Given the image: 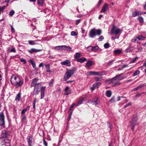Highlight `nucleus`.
Masks as SVG:
<instances>
[{
	"label": "nucleus",
	"mask_w": 146,
	"mask_h": 146,
	"mask_svg": "<svg viewBox=\"0 0 146 146\" xmlns=\"http://www.w3.org/2000/svg\"><path fill=\"white\" fill-rule=\"evenodd\" d=\"M11 84L16 87L21 86L23 84V80L18 76L13 75L11 77Z\"/></svg>",
	"instance_id": "f257e3e1"
},
{
	"label": "nucleus",
	"mask_w": 146,
	"mask_h": 146,
	"mask_svg": "<svg viewBox=\"0 0 146 146\" xmlns=\"http://www.w3.org/2000/svg\"><path fill=\"white\" fill-rule=\"evenodd\" d=\"M102 33V31L100 29L96 30L94 28L91 29L89 33V36L90 37L93 38L96 35L99 36Z\"/></svg>",
	"instance_id": "f03ea898"
},
{
	"label": "nucleus",
	"mask_w": 146,
	"mask_h": 146,
	"mask_svg": "<svg viewBox=\"0 0 146 146\" xmlns=\"http://www.w3.org/2000/svg\"><path fill=\"white\" fill-rule=\"evenodd\" d=\"M75 70H74L66 69V71L64 75V79L66 81L68 79L74 74Z\"/></svg>",
	"instance_id": "7ed1b4c3"
},
{
	"label": "nucleus",
	"mask_w": 146,
	"mask_h": 146,
	"mask_svg": "<svg viewBox=\"0 0 146 146\" xmlns=\"http://www.w3.org/2000/svg\"><path fill=\"white\" fill-rule=\"evenodd\" d=\"M137 120V117L135 116L133 117L130 122L129 126L133 131L134 129V127L138 123Z\"/></svg>",
	"instance_id": "20e7f679"
},
{
	"label": "nucleus",
	"mask_w": 146,
	"mask_h": 146,
	"mask_svg": "<svg viewBox=\"0 0 146 146\" xmlns=\"http://www.w3.org/2000/svg\"><path fill=\"white\" fill-rule=\"evenodd\" d=\"M7 133L6 132H4L2 133L1 137H3V138L1 140V141H2L1 142L2 145H5L7 144V145L6 146H10V144L6 141H7V140H6L4 138L7 137Z\"/></svg>",
	"instance_id": "39448f33"
},
{
	"label": "nucleus",
	"mask_w": 146,
	"mask_h": 146,
	"mask_svg": "<svg viewBox=\"0 0 146 146\" xmlns=\"http://www.w3.org/2000/svg\"><path fill=\"white\" fill-rule=\"evenodd\" d=\"M103 74V73L101 72H97L95 71H90L88 72L86 74L87 76L91 75L101 76Z\"/></svg>",
	"instance_id": "423d86ee"
},
{
	"label": "nucleus",
	"mask_w": 146,
	"mask_h": 146,
	"mask_svg": "<svg viewBox=\"0 0 146 146\" xmlns=\"http://www.w3.org/2000/svg\"><path fill=\"white\" fill-rule=\"evenodd\" d=\"M121 32V30L119 28H116V27L113 25L111 30V33L112 34H114L117 35L120 33Z\"/></svg>",
	"instance_id": "0eeeda50"
},
{
	"label": "nucleus",
	"mask_w": 146,
	"mask_h": 146,
	"mask_svg": "<svg viewBox=\"0 0 146 146\" xmlns=\"http://www.w3.org/2000/svg\"><path fill=\"white\" fill-rule=\"evenodd\" d=\"M124 78L123 77L121 76V74H120L110 80V83H115L116 80L119 81L121 80Z\"/></svg>",
	"instance_id": "6e6552de"
},
{
	"label": "nucleus",
	"mask_w": 146,
	"mask_h": 146,
	"mask_svg": "<svg viewBox=\"0 0 146 146\" xmlns=\"http://www.w3.org/2000/svg\"><path fill=\"white\" fill-rule=\"evenodd\" d=\"M38 80V79L36 78L33 79L32 82L31 84V87H37V86L38 85H41L42 83H37V82Z\"/></svg>",
	"instance_id": "1a4fd4ad"
},
{
	"label": "nucleus",
	"mask_w": 146,
	"mask_h": 146,
	"mask_svg": "<svg viewBox=\"0 0 146 146\" xmlns=\"http://www.w3.org/2000/svg\"><path fill=\"white\" fill-rule=\"evenodd\" d=\"M4 115L3 113H0V125L3 126L5 124Z\"/></svg>",
	"instance_id": "9d476101"
},
{
	"label": "nucleus",
	"mask_w": 146,
	"mask_h": 146,
	"mask_svg": "<svg viewBox=\"0 0 146 146\" xmlns=\"http://www.w3.org/2000/svg\"><path fill=\"white\" fill-rule=\"evenodd\" d=\"M108 9L109 8L108 5L107 3H106L103 6L102 9L100 11V12L101 13H106Z\"/></svg>",
	"instance_id": "9b49d317"
},
{
	"label": "nucleus",
	"mask_w": 146,
	"mask_h": 146,
	"mask_svg": "<svg viewBox=\"0 0 146 146\" xmlns=\"http://www.w3.org/2000/svg\"><path fill=\"white\" fill-rule=\"evenodd\" d=\"M61 50H67L69 51H72L71 48L69 46L62 45L61 46Z\"/></svg>",
	"instance_id": "f8f14e48"
},
{
	"label": "nucleus",
	"mask_w": 146,
	"mask_h": 146,
	"mask_svg": "<svg viewBox=\"0 0 146 146\" xmlns=\"http://www.w3.org/2000/svg\"><path fill=\"white\" fill-rule=\"evenodd\" d=\"M61 64L62 65H66L67 66H70L71 65L70 62L68 60L61 62Z\"/></svg>",
	"instance_id": "ddd939ff"
},
{
	"label": "nucleus",
	"mask_w": 146,
	"mask_h": 146,
	"mask_svg": "<svg viewBox=\"0 0 146 146\" xmlns=\"http://www.w3.org/2000/svg\"><path fill=\"white\" fill-rule=\"evenodd\" d=\"M39 87H35L33 92V96L38 94L39 90H38Z\"/></svg>",
	"instance_id": "4468645a"
},
{
	"label": "nucleus",
	"mask_w": 146,
	"mask_h": 146,
	"mask_svg": "<svg viewBox=\"0 0 146 146\" xmlns=\"http://www.w3.org/2000/svg\"><path fill=\"white\" fill-rule=\"evenodd\" d=\"M41 50L40 49H36L35 48H33L31 49L30 50H29L28 51L29 52L31 53H33L35 52H40Z\"/></svg>",
	"instance_id": "2eb2a0df"
},
{
	"label": "nucleus",
	"mask_w": 146,
	"mask_h": 146,
	"mask_svg": "<svg viewBox=\"0 0 146 146\" xmlns=\"http://www.w3.org/2000/svg\"><path fill=\"white\" fill-rule=\"evenodd\" d=\"M27 139L29 145L31 146L32 145V137L31 136H28Z\"/></svg>",
	"instance_id": "dca6fc26"
},
{
	"label": "nucleus",
	"mask_w": 146,
	"mask_h": 146,
	"mask_svg": "<svg viewBox=\"0 0 146 146\" xmlns=\"http://www.w3.org/2000/svg\"><path fill=\"white\" fill-rule=\"evenodd\" d=\"M65 92L64 95H68L71 94L70 91L69 90V87L68 86H67L66 88Z\"/></svg>",
	"instance_id": "f3484780"
},
{
	"label": "nucleus",
	"mask_w": 146,
	"mask_h": 146,
	"mask_svg": "<svg viewBox=\"0 0 146 146\" xmlns=\"http://www.w3.org/2000/svg\"><path fill=\"white\" fill-rule=\"evenodd\" d=\"M98 99L97 98H96L95 99H94V100H93L92 101H89V102H90V103L92 104L93 105H94L95 106H96L98 104Z\"/></svg>",
	"instance_id": "a211bd4d"
},
{
	"label": "nucleus",
	"mask_w": 146,
	"mask_h": 146,
	"mask_svg": "<svg viewBox=\"0 0 146 146\" xmlns=\"http://www.w3.org/2000/svg\"><path fill=\"white\" fill-rule=\"evenodd\" d=\"M134 49V47L129 46L125 50V51L127 52H131Z\"/></svg>",
	"instance_id": "6ab92c4d"
},
{
	"label": "nucleus",
	"mask_w": 146,
	"mask_h": 146,
	"mask_svg": "<svg viewBox=\"0 0 146 146\" xmlns=\"http://www.w3.org/2000/svg\"><path fill=\"white\" fill-rule=\"evenodd\" d=\"M86 60V58L82 57L77 60V61L80 63H83Z\"/></svg>",
	"instance_id": "aec40b11"
},
{
	"label": "nucleus",
	"mask_w": 146,
	"mask_h": 146,
	"mask_svg": "<svg viewBox=\"0 0 146 146\" xmlns=\"http://www.w3.org/2000/svg\"><path fill=\"white\" fill-rule=\"evenodd\" d=\"M88 48H92L91 50H93V51H97L98 50V47L97 46H89Z\"/></svg>",
	"instance_id": "412c9836"
},
{
	"label": "nucleus",
	"mask_w": 146,
	"mask_h": 146,
	"mask_svg": "<svg viewBox=\"0 0 146 146\" xmlns=\"http://www.w3.org/2000/svg\"><path fill=\"white\" fill-rule=\"evenodd\" d=\"M93 65V62L91 61H89L86 64V66L88 68H89Z\"/></svg>",
	"instance_id": "4be33fe9"
},
{
	"label": "nucleus",
	"mask_w": 146,
	"mask_h": 146,
	"mask_svg": "<svg viewBox=\"0 0 146 146\" xmlns=\"http://www.w3.org/2000/svg\"><path fill=\"white\" fill-rule=\"evenodd\" d=\"M81 56L80 53L79 52L76 53L74 55V58L77 59H79V58Z\"/></svg>",
	"instance_id": "5701e85b"
},
{
	"label": "nucleus",
	"mask_w": 146,
	"mask_h": 146,
	"mask_svg": "<svg viewBox=\"0 0 146 146\" xmlns=\"http://www.w3.org/2000/svg\"><path fill=\"white\" fill-rule=\"evenodd\" d=\"M21 96V94L19 93L17 94L15 98V100L16 101H19Z\"/></svg>",
	"instance_id": "b1692460"
},
{
	"label": "nucleus",
	"mask_w": 146,
	"mask_h": 146,
	"mask_svg": "<svg viewBox=\"0 0 146 146\" xmlns=\"http://www.w3.org/2000/svg\"><path fill=\"white\" fill-rule=\"evenodd\" d=\"M45 66L46 69V72H51L50 70V66L49 64H45Z\"/></svg>",
	"instance_id": "393cba45"
},
{
	"label": "nucleus",
	"mask_w": 146,
	"mask_h": 146,
	"mask_svg": "<svg viewBox=\"0 0 146 146\" xmlns=\"http://www.w3.org/2000/svg\"><path fill=\"white\" fill-rule=\"evenodd\" d=\"M38 3L40 6H42L43 4L44 0H37Z\"/></svg>",
	"instance_id": "a878e982"
},
{
	"label": "nucleus",
	"mask_w": 146,
	"mask_h": 146,
	"mask_svg": "<svg viewBox=\"0 0 146 146\" xmlns=\"http://www.w3.org/2000/svg\"><path fill=\"white\" fill-rule=\"evenodd\" d=\"M111 92L110 91L108 90L106 92V96L108 97H110L111 95Z\"/></svg>",
	"instance_id": "bb28decb"
},
{
	"label": "nucleus",
	"mask_w": 146,
	"mask_h": 146,
	"mask_svg": "<svg viewBox=\"0 0 146 146\" xmlns=\"http://www.w3.org/2000/svg\"><path fill=\"white\" fill-rule=\"evenodd\" d=\"M30 62L32 64V66L33 68H35L36 67V64L35 62L32 60H29Z\"/></svg>",
	"instance_id": "cd10ccee"
},
{
	"label": "nucleus",
	"mask_w": 146,
	"mask_h": 146,
	"mask_svg": "<svg viewBox=\"0 0 146 146\" xmlns=\"http://www.w3.org/2000/svg\"><path fill=\"white\" fill-rule=\"evenodd\" d=\"M83 100L84 99L83 98H82L80 99L78 102L77 104L76 105V106H78L79 105L82 104V102L83 101Z\"/></svg>",
	"instance_id": "c85d7f7f"
},
{
	"label": "nucleus",
	"mask_w": 146,
	"mask_h": 146,
	"mask_svg": "<svg viewBox=\"0 0 146 146\" xmlns=\"http://www.w3.org/2000/svg\"><path fill=\"white\" fill-rule=\"evenodd\" d=\"M137 19L140 23H142L143 22V18L141 17H139L137 18Z\"/></svg>",
	"instance_id": "c756f323"
},
{
	"label": "nucleus",
	"mask_w": 146,
	"mask_h": 146,
	"mask_svg": "<svg viewBox=\"0 0 146 146\" xmlns=\"http://www.w3.org/2000/svg\"><path fill=\"white\" fill-rule=\"evenodd\" d=\"M122 50H121L117 49L114 51V53L115 54H118L121 53Z\"/></svg>",
	"instance_id": "7c9ffc66"
},
{
	"label": "nucleus",
	"mask_w": 146,
	"mask_h": 146,
	"mask_svg": "<svg viewBox=\"0 0 146 146\" xmlns=\"http://www.w3.org/2000/svg\"><path fill=\"white\" fill-rule=\"evenodd\" d=\"M137 38L140 40H143L144 39L145 37L142 36L140 35L138 36Z\"/></svg>",
	"instance_id": "2f4dec72"
},
{
	"label": "nucleus",
	"mask_w": 146,
	"mask_h": 146,
	"mask_svg": "<svg viewBox=\"0 0 146 146\" xmlns=\"http://www.w3.org/2000/svg\"><path fill=\"white\" fill-rule=\"evenodd\" d=\"M54 49L57 50H61V46H55L54 48Z\"/></svg>",
	"instance_id": "473e14b6"
},
{
	"label": "nucleus",
	"mask_w": 146,
	"mask_h": 146,
	"mask_svg": "<svg viewBox=\"0 0 146 146\" xmlns=\"http://www.w3.org/2000/svg\"><path fill=\"white\" fill-rule=\"evenodd\" d=\"M132 15L133 17H135L137 15V11L133 12L132 13Z\"/></svg>",
	"instance_id": "72a5a7b5"
},
{
	"label": "nucleus",
	"mask_w": 146,
	"mask_h": 146,
	"mask_svg": "<svg viewBox=\"0 0 146 146\" xmlns=\"http://www.w3.org/2000/svg\"><path fill=\"white\" fill-rule=\"evenodd\" d=\"M139 73L140 71L139 70H137L135 72L133 75L134 76H136L139 74Z\"/></svg>",
	"instance_id": "f704fd0d"
},
{
	"label": "nucleus",
	"mask_w": 146,
	"mask_h": 146,
	"mask_svg": "<svg viewBox=\"0 0 146 146\" xmlns=\"http://www.w3.org/2000/svg\"><path fill=\"white\" fill-rule=\"evenodd\" d=\"M138 57H136L135 58H134L129 63L131 64L132 63H134L135 62V61L138 59Z\"/></svg>",
	"instance_id": "c9c22d12"
},
{
	"label": "nucleus",
	"mask_w": 146,
	"mask_h": 146,
	"mask_svg": "<svg viewBox=\"0 0 146 146\" xmlns=\"http://www.w3.org/2000/svg\"><path fill=\"white\" fill-rule=\"evenodd\" d=\"M5 6H0V15L1 14V12H2L3 10L5 8Z\"/></svg>",
	"instance_id": "e433bc0d"
},
{
	"label": "nucleus",
	"mask_w": 146,
	"mask_h": 146,
	"mask_svg": "<svg viewBox=\"0 0 146 146\" xmlns=\"http://www.w3.org/2000/svg\"><path fill=\"white\" fill-rule=\"evenodd\" d=\"M15 13L14 11L12 10L9 13V15L10 16H12Z\"/></svg>",
	"instance_id": "4c0bfd02"
},
{
	"label": "nucleus",
	"mask_w": 146,
	"mask_h": 146,
	"mask_svg": "<svg viewBox=\"0 0 146 146\" xmlns=\"http://www.w3.org/2000/svg\"><path fill=\"white\" fill-rule=\"evenodd\" d=\"M104 46L105 48H107L110 46L109 44L108 43H106L104 44Z\"/></svg>",
	"instance_id": "58836bf2"
},
{
	"label": "nucleus",
	"mask_w": 146,
	"mask_h": 146,
	"mask_svg": "<svg viewBox=\"0 0 146 146\" xmlns=\"http://www.w3.org/2000/svg\"><path fill=\"white\" fill-rule=\"evenodd\" d=\"M142 87V86H140L137 87L136 88H134L133 89V91H136L141 88Z\"/></svg>",
	"instance_id": "ea45409f"
},
{
	"label": "nucleus",
	"mask_w": 146,
	"mask_h": 146,
	"mask_svg": "<svg viewBox=\"0 0 146 146\" xmlns=\"http://www.w3.org/2000/svg\"><path fill=\"white\" fill-rule=\"evenodd\" d=\"M29 43L31 45H34L35 44L34 41L33 40H29Z\"/></svg>",
	"instance_id": "a19ab883"
},
{
	"label": "nucleus",
	"mask_w": 146,
	"mask_h": 146,
	"mask_svg": "<svg viewBox=\"0 0 146 146\" xmlns=\"http://www.w3.org/2000/svg\"><path fill=\"white\" fill-rule=\"evenodd\" d=\"M20 60L21 62H23V64H26L27 63L26 61L25 60L24 58H21L20 59Z\"/></svg>",
	"instance_id": "79ce46f5"
},
{
	"label": "nucleus",
	"mask_w": 146,
	"mask_h": 146,
	"mask_svg": "<svg viewBox=\"0 0 146 146\" xmlns=\"http://www.w3.org/2000/svg\"><path fill=\"white\" fill-rule=\"evenodd\" d=\"M46 87H42L41 88V92L44 93V90L45 89Z\"/></svg>",
	"instance_id": "37998d69"
},
{
	"label": "nucleus",
	"mask_w": 146,
	"mask_h": 146,
	"mask_svg": "<svg viewBox=\"0 0 146 146\" xmlns=\"http://www.w3.org/2000/svg\"><path fill=\"white\" fill-rule=\"evenodd\" d=\"M77 35L76 33L74 31H72L71 33V35L72 36H75Z\"/></svg>",
	"instance_id": "c03bdc74"
},
{
	"label": "nucleus",
	"mask_w": 146,
	"mask_h": 146,
	"mask_svg": "<svg viewBox=\"0 0 146 146\" xmlns=\"http://www.w3.org/2000/svg\"><path fill=\"white\" fill-rule=\"evenodd\" d=\"M44 93L41 92L40 93V99H43L44 97Z\"/></svg>",
	"instance_id": "a18cd8bd"
},
{
	"label": "nucleus",
	"mask_w": 146,
	"mask_h": 146,
	"mask_svg": "<svg viewBox=\"0 0 146 146\" xmlns=\"http://www.w3.org/2000/svg\"><path fill=\"white\" fill-rule=\"evenodd\" d=\"M104 39V37L103 36H100L98 40L99 41H102V40Z\"/></svg>",
	"instance_id": "49530a36"
},
{
	"label": "nucleus",
	"mask_w": 146,
	"mask_h": 146,
	"mask_svg": "<svg viewBox=\"0 0 146 146\" xmlns=\"http://www.w3.org/2000/svg\"><path fill=\"white\" fill-rule=\"evenodd\" d=\"M94 84L95 85L96 87H98L100 85V83L97 82L96 84Z\"/></svg>",
	"instance_id": "de8ad7c7"
},
{
	"label": "nucleus",
	"mask_w": 146,
	"mask_h": 146,
	"mask_svg": "<svg viewBox=\"0 0 146 146\" xmlns=\"http://www.w3.org/2000/svg\"><path fill=\"white\" fill-rule=\"evenodd\" d=\"M43 142L44 145L45 146H47V142L45 141V140L44 139H43Z\"/></svg>",
	"instance_id": "09e8293b"
},
{
	"label": "nucleus",
	"mask_w": 146,
	"mask_h": 146,
	"mask_svg": "<svg viewBox=\"0 0 146 146\" xmlns=\"http://www.w3.org/2000/svg\"><path fill=\"white\" fill-rule=\"evenodd\" d=\"M53 82V79H52L50 82L49 83V86H52Z\"/></svg>",
	"instance_id": "8fccbe9b"
},
{
	"label": "nucleus",
	"mask_w": 146,
	"mask_h": 146,
	"mask_svg": "<svg viewBox=\"0 0 146 146\" xmlns=\"http://www.w3.org/2000/svg\"><path fill=\"white\" fill-rule=\"evenodd\" d=\"M137 14L138 16L140 15L143 14V12L139 11H137Z\"/></svg>",
	"instance_id": "3c124183"
},
{
	"label": "nucleus",
	"mask_w": 146,
	"mask_h": 146,
	"mask_svg": "<svg viewBox=\"0 0 146 146\" xmlns=\"http://www.w3.org/2000/svg\"><path fill=\"white\" fill-rule=\"evenodd\" d=\"M113 60L109 62L108 63V65L109 66H110L111 65L113 64Z\"/></svg>",
	"instance_id": "603ef678"
},
{
	"label": "nucleus",
	"mask_w": 146,
	"mask_h": 146,
	"mask_svg": "<svg viewBox=\"0 0 146 146\" xmlns=\"http://www.w3.org/2000/svg\"><path fill=\"white\" fill-rule=\"evenodd\" d=\"M96 87V86H95V85L94 84H93L92 85V87L91 88V89L92 90H94L95 88Z\"/></svg>",
	"instance_id": "864d4df0"
},
{
	"label": "nucleus",
	"mask_w": 146,
	"mask_h": 146,
	"mask_svg": "<svg viewBox=\"0 0 146 146\" xmlns=\"http://www.w3.org/2000/svg\"><path fill=\"white\" fill-rule=\"evenodd\" d=\"M26 116L25 115H22V119L23 121H24L25 120Z\"/></svg>",
	"instance_id": "5fc2aeb1"
},
{
	"label": "nucleus",
	"mask_w": 146,
	"mask_h": 146,
	"mask_svg": "<svg viewBox=\"0 0 146 146\" xmlns=\"http://www.w3.org/2000/svg\"><path fill=\"white\" fill-rule=\"evenodd\" d=\"M102 0H99L98 4V5L99 7L100 6L101 4L102 3Z\"/></svg>",
	"instance_id": "6e6d98bb"
},
{
	"label": "nucleus",
	"mask_w": 146,
	"mask_h": 146,
	"mask_svg": "<svg viewBox=\"0 0 146 146\" xmlns=\"http://www.w3.org/2000/svg\"><path fill=\"white\" fill-rule=\"evenodd\" d=\"M11 52H16V50L15 48H12L10 50Z\"/></svg>",
	"instance_id": "4d7b16f0"
},
{
	"label": "nucleus",
	"mask_w": 146,
	"mask_h": 146,
	"mask_svg": "<svg viewBox=\"0 0 146 146\" xmlns=\"http://www.w3.org/2000/svg\"><path fill=\"white\" fill-rule=\"evenodd\" d=\"M10 26L11 28V31L12 32H15V30L14 29V28L13 27V26L11 25H10Z\"/></svg>",
	"instance_id": "13d9d810"
},
{
	"label": "nucleus",
	"mask_w": 146,
	"mask_h": 146,
	"mask_svg": "<svg viewBox=\"0 0 146 146\" xmlns=\"http://www.w3.org/2000/svg\"><path fill=\"white\" fill-rule=\"evenodd\" d=\"M115 101V99L114 98H112L110 100V102L111 103H113Z\"/></svg>",
	"instance_id": "bf43d9fd"
},
{
	"label": "nucleus",
	"mask_w": 146,
	"mask_h": 146,
	"mask_svg": "<svg viewBox=\"0 0 146 146\" xmlns=\"http://www.w3.org/2000/svg\"><path fill=\"white\" fill-rule=\"evenodd\" d=\"M108 128H110L109 130H110V131L111 129V125L110 123L109 122H108Z\"/></svg>",
	"instance_id": "052dcab7"
},
{
	"label": "nucleus",
	"mask_w": 146,
	"mask_h": 146,
	"mask_svg": "<svg viewBox=\"0 0 146 146\" xmlns=\"http://www.w3.org/2000/svg\"><path fill=\"white\" fill-rule=\"evenodd\" d=\"M75 105V104H72L70 108V110H71L72 109V108H73V107H74V106Z\"/></svg>",
	"instance_id": "680f3d73"
},
{
	"label": "nucleus",
	"mask_w": 146,
	"mask_h": 146,
	"mask_svg": "<svg viewBox=\"0 0 146 146\" xmlns=\"http://www.w3.org/2000/svg\"><path fill=\"white\" fill-rule=\"evenodd\" d=\"M137 40V39L136 38H134V39H132L131 40V41L133 42H135Z\"/></svg>",
	"instance_id": "e2e57ef3"
},
{
	"label": "nucleus",
	"mask_w": 146,
	"mask_h": 146,
	"mask_svg": "<svg viewBox=\"0 0 146 146\" xmlns=\"http://www.w3.org/2000/svg\"><path fill=\"white\" fill-rule=\"evenodd\" d=\"M81 20L80 19H78V20H77L76 22V25H78L79 23L80 22V21Z\"/></svg>",
	"instance_id": "0e129e2a"
},
{
	"label": "nucleus",
	"mask_w": 146,
	"mask_h": 146,
	"mask_svg": "<svg viewBox=\"0 0 146 146\" xmlns=\"http://www.w3.org/2000/svg\"><path fill=\"white\" fill-rule=\"evenodd\" d=\"M27 111H26V110H25V109H23L21 113L22 114H23L25 113V112Z\"/></svg>",
	"instance_id": "69168bd1"
},
{
	"label": "nucleus",
	"mask_w": 146,
	"mask_h": 146,
	"mask_svg": "<svg viewBox=\"0 0 146 146\" xmlns=\"http://www.w3.org/2000/svg\"><path fill=\"white\" fill-rule=\"evenodd\" d=\"M131 105V103H129L128 104H127V105H126L125 106H124V108H126L128 106Z\"/></svg>",
	"instance_id": "338daca9"
},
{
	"label": "nucleus",
	"mask_w": 146,
	"mask_h": 146,
	"mask_svg": "<svg viewBox=\"0 0 146 146\" xmlns=\"http://www.w3.org/2000/svg\"><path fill=\"white\" fill-rule=\"evenodd\" d=\"M94 78L95 80L96 81H98L99 80V78L97 77H95Z\"/></svg>",
	"instance_id": "774afa93"
}]
</instances>
